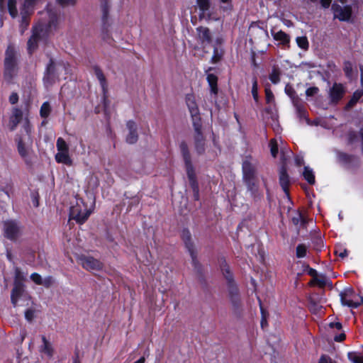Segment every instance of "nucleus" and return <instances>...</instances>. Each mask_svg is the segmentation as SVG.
Listing matches in <instances>:
<instances>
[{
    "mask_svg": "<svg viewBox=\"0 0 363 363\" xmlns=\"http://www.w3.org/2000/svg\"><path fill=\"white\" fill-rule=\"evenodd\" d=\"M41 0H21L19 9L17 7V0L8 1V11L10 16L15 18L18 16H21V32L27 28L28 26V16L31 13L35 4ZM4 0H0V11L4 9Z\"/></svg>",
    "mask_w": 363,
    "mask_h": 363,
    "instance_id": "obj_1",
    "label": "nucleus"
},
{
    "mask_svg": "<svg viewBox=\"0 0 363 363\" xmlns=\"http://www.w3.org/2000/svg\"><path fill=\"white\" fill-rule=\"evenodd\" d=\"M95 208V198L92 195L84 199L76 196V203L69 208V220H74L77 224H84L93 213Z\"/></svg>",
    "mask_w": 363,
    "mask_h": 363,
    "instance_id": "obj_2",
    "label": "nucleus"
},
{
    "mask_svg": "<svg viewBox=\"0 0 363 363\" xmlns=\"http://www.w3.org/2000/svg\"><path fill=\"white\" fill-rule=\"evenodd\" d=\"M219 264L223 275L227 281L230 303L234 311L237 313L241 308V300L239 289L234 280L233 274L231 272L225 257H223L219 259Z\"/></svg>",
    "mask_w": 363,
    "mask_h": 363,
    "instance_id": "obj_3",
    "label": "nucleus"
},
{
    "mask_svg": "<svg viewBox=\"0 0 363 363\" xmlns=\"http://www.w3.org/2000/svg\"><path fill=\"white\" fill-rule=\"evenodd\" d=\"M23 131L25 132V135L20 136L18 140V151L20 155L23 157L27 156L29 147L33 143L32 139V125L28 120H26L23 125Z\"/></svg>",
    "mask_w": 363,
    "mask_h": 363,
    "instance_id": "obj_4",
    "label": "nucleus"
},
{
    "mask_svg": "<svg viewBox=\"0 0 363 363\" xmlns=\"http://www.w3.org/2000/svg\"><path fill=\"white\" fill-rule=\"evenodd\" d=\"M16 52L9 46L6 51L4 60V79L10 82L16 74Z\"/></svg>",
    "mask_w": 363,
    "mask_h": 363,
    "instance_id": "obj_5",
    "label": "nucleus"
},
{
    "mask_svg": "<svg viewBox=\"0 0 363 363\" xmlns=\"http://www.w3.org/2000/svg\"><path fill=\"white\" fill-rule=\"evenodd\" d=\"M186 103L192 118L193 126H196V128H199L201 121L195 96L192 94H187L186 96Z\"/></svg>",
    "mask_w": 363,
    "mask_h": 363,
    "instance_id": "obj_6",
    "label": "nucleus"
},
{
    "mask_svg": "<svg viewBox=\"0 0 363 363\" xmlns=\"http://www.w3.org/2000/svg\"><path fill=\"white\" fill-rule=\"evenodd\" d=\"M331 10L333 12L334 18L345 22H349L351 20L352 9L350 5L340 6L337 4H333Z\"/></svg>",
    "mask_w": 363,
    "mask_h": 363,
    "instance_id": "obj_7",
    "label": "nucleus"
},
{
    "mask_svg": "<svg viewBox=\"0 0 363 363\" xmlns=\"http://www.w3.org/2000/svg\"><path fill=\"white\" fill-rule=\"evenodd\" d=\"M182 238L184 242L186 248L190 254L194 267L195 268H197L199 266L200 267V263L197 259L196 252L194 249V242L191 240V235L189 229H183L182 233Z\"/></svg>",
    "mask_w": 363,
    "mask_h": 363,
    "instance_id": "obj_8",
    "label": "nucleus"
},
{
    "mask_svg": "<svg viewBox=\"0 0 363 363\" xmlns=\"http://www.w3.org/2000/svg\"><path fill=\"white\" fill-rule=\"evenodd\" d=\"M47 30L46 26L43 24L36 25L33 30V34L28 41V50L29 52H32L37 48L38 40Z\"/></svg>",
    "mask_w": 363,
    "mask_h": 363,
    "instance_id": "obj_9",
    "label": "nucleus"
},
{
    "mask_svg": "<svg viewBox=\"0 0 363 363\" xmlns=\"http://www.w3.org/2000/svg\"><path fill=\"white\" fill-rule=\"evenodd\" d=\"M4 235L11 241L16 240L19 235V228L15 220H7L4 222Z\"/></svg>",
    "mask_w": 363,
    "mask_h": 363,
    "instance_id": "obj_10",
    "label": "nucleus"
},
{
    "mask_svg": "<svg viewBox=\"0 0 363 363\" xmlns=\"http://www.w3.org/2000/svg\"><path fill=\"white\" fill-rule=\"evenodd\" d=\"M286 160H283L279 171V182L283 191L289 194L291 179L288 174Z\"/></svg>",
    "mask_w": 363,
    "mask_h": 363,
    "instance_id": "obj_11",
    "label": "nucleus"
},
{
    "mask_svg": "<svg viewBox=\"0 0 363 363\" xmlns=\"http://www.w3.org/2000/svg\"><path fill=\"white\" fill-rule=\"evenodd\" d=\"M101 1V10H102V37L104 39L108 35L109 28L111 26V21L108 17V4L107 0Z\"/></svg>",
    "mask_w": 363,
    "mask_h": 363,
    "instance_id": "obj_12",
    "label": "nucleus"
},
{
    "mask_svg": "<svg viewBox=\"0 0 363 363\" xmlns=\"http://www.w3.org/2000/svg\"><path fill=\"white\" fill-rule=\"evenodd\" d=\"M128 133L125 136V141L128 144H134L138 140V126L135 121H128L126 123Z\"/></svg>",
    "mask_w": 363,
    "mask_h": 363,
    "instance_id": "obj_13",
    "label": "nucleus"
},
{
    "mask_svg": "<svg viewBox=\"0 0 363 363\" xmlns=\"http://www.w3.org/2000/svg\"><path fill=\"white\" fill-rule=\"evenodd\" d=\"M82 267L86 270H101L103 264L93 257H84L81 259Z\"/></svg>",
    "mask_w": 363,
    "mask_h": 363,
    "instance_id": "obj_14",
    "label": "nucleus"
},
{
    "mask_svg": "<svg viewBox=\"0 0 363 363\" xmlns=\"http://www.w3.org/2000/svg\"><path fill=\"white\" fill-rule=\"evenodd\" d=\"M243 181L256 179V169L250 160H244L242 165Z\"/></svg>",
    "mask_w": 363,
    "mask_h": 363,
    "instance_id": "obj_15",
    "label": "nucleus"
},
{
    "mask_svg": "<svg viewBox=\"0 0 363 363\" xmlns=\"http://www.w3.org/2000/svg\"><path fill=\"white\" fill-rule=\"evenodd\" d=\"M196 36L201 45H208L211 42L210 30L206 27L200 26L196 28Z\"/></svg>",
    "mask_w": 363,
    "mask_h": 363,
    "instance_id": "obj_16",
    "label": "nucleus"
},
{
    "mask_svg": "<svg viewBox=\"0 0 363 363\" xmlns=\"http://www.w3.org/2000/svg\"><path fill=\"white\" fill-rule=\"evenodd\" d=\"M56 147L57 153L55 156V159H68L69 147L63 138H59L57 139Z\"/></svg>",
    "mask_w": 363,
    "mask_h": 363,
    "instance_id": "obj_17",
    "label": "nucleus"
},
{
    "mask_svg": "<svg viewBox=\"0 0 363 363\" xmlns=\"http://www.w3.org/2000/svg\"><path fill=\"white\" fill-rule=\"evenodd\" d=\"M195 135H194V145L196 151L199 153H201L204 151V138L201 133V123L199 124V128L194 126Z\"/></svg>",
    "mask_w": 363,
    "mask_h": 363,
    "instance_id": "obj_18",
    "label": "nucleus"
},
{
    "mask_svg": "<svg viewBox=\"0 0 363 363\" xmlns=\"http://www.w3.org/2000/svg\"><path fill=\"white\" fill-rule=\"evenodd\" d=\"M24 288V284H13V287L11 292V302L14 307L17 306L18 300L23 296L25 291Z\"/></svg>",
    "mask_w": 363,
    "mask_h": 363,
    "instance_id": "obj_19",
    "label": "nucleus"
},
{
    "mask_svg": "<svg viewBox=\"0 0 363 363\" xmlns=\"http://www.w3.org/2000/svg\"><path fill=\"white\" fill-rule=\"evenodd\" d=\"M196 5L200 11L199 18L210 19L211 0H196Z\"/></svg>",
    "mask_w": 363,
    "mask_h": 363,
    "instance_id": "obj_20",
    "label": "nucleus"
},
{
    "mask_svg": "<svg viewBox=\"0 0 363 363\" xmlns=\"http://www.w3.org/2000/svg\"><path fill=\"white\" fill-rule=\"evenodd\" d=\"M0 191L4 192L11 199L13 195V184L11 179L0 181Z\"/></svg>",
    "mask_w": 363,
    "mask_h": 363,
    "instance_id": "obj_21",
    "label": "nucleus"
},
{
    "mask_svg": "<svg viewBox=\"0 0 363 363\" xmlns=\"http://www.w3.org/2000/svg\"><path fill=\"white\" fill-rule=\"evenodd\" d=\"M23 117V112L18 108H14L12 110L11 116L9 119V126L11 130H13L17 127Z\"/></svg>",
    "mask_w": 363,
    "mask_h": 363,
    "instance_id": "obj_22",
    "label": "nucleus"
},
{
    "mask_svg": "<svg viewBox=\"0 0 363 363\" xmlns=\"http://www.w3.org/2000/svg\"><path fill=\"white\" fill-rule=\"evenodd\" d=\"M247 191L250 193V196L255 200L257 198H260V195L259 194V184L257 182V179H251L244 181Z\"/></svg>",
    "mask_w": 363,
    "mask_h": 363,
    "instance_id": "obj_23",
    "label": "nucleus"
},
{
    "mask_svg": "<svg viewBox=\"0 0 363 363\" xmlns=\"http://www.w3.org/2000/svg\"><path fill=\"white\" fill-rule=\"evenodd\" d=\"M344 94V88L340 84H335L330 91V97L333 102L339 101Z\"/></svg>",
    "mask_w": 363,
    "mask_h": 363,
    "instance_id": "obj_24",
    "label": "nucleus"
},
{
    "mask_svg": "<svg viewBox=\"0 0 363 363\" xmlns=\"http://www.w3.org/2000/svg\"><path fill=\"white\" fill-rule=\"evenodd\" d=\"M185 168L187 174V177L189 182V185L195 183H198L195 169L191 162V160H184Z\"/></svg>",
    "mask_w": 363,
    "mask_h": 363,
    "instance_id": "obj_25",
    "label": "nucleus"
},
{
    "mask_svg": "<svg viewBox=\"0 0 363 363\" xmlns=\"http://www.w3.org/2000/svg\"><path fill=\"white\" fill-rule=\"evenodd\" d=\"M302 176L310 185H314L315 184L314 172L309 166H304Z\"/></svg>",
    "mask_w": 363,
    "mask_h": 363,
    "instance_id": "obj_26",
    "label": "nucleus"
},
{
    "mask_svg": "<svg viewBox=\"0 0 363 363\" xmlns=\"http://www.w3.org/2000/svg\"><path fill=\"white\" fill-rule=\"evenodd\" d=\"M346 293L342 292L340 294V301L343 306H347L352 308H358L362 303H363V297H362V301L361 302H355L352 300L347 299L346 298L347 296Z\"/></svg>",
    "mask_w": 363,
    "mask_h": 363,
    "instance_id": "obj_27",
    "label": "nucleus"
},
{
    "mask_svg": "<svg viewBox=\"0 0 363 363\" xmlns=\"http://www.w3.org/2000/svg\"><path fill=\"white\" fill-rule=\"evenodd\" d=\"M94 70V74H95L96 78L98 79V80L100 82V84L102 88V91H103L104 94H105L106 92V90H107V83H106V77H105L103 72L101 71V69L100 68H99L98 67H95Z\"/></svg>",
    "mask_w": 363,
    "mask_h": 363,
    "instance_id": "obj_28",
    "label": "nucleus"
},
{
    "mask_svg": "<svg viewBox=\"0 0 363 363\" xmlns=\"http://www.w3.org/2000/svg\"><path fill=\"white\" fill-rule=\"evenodd\" d=\"M43 345L40 347V352L45 353L48 357H51L53 355V348L50 342L47 340L45 336H42Z\"/></svg>",
    "mask_w": 363,
    "mask_h": 363,
    "instance_id": "obj_29",
    "label": "nucleus"
},
{
    "mask_svg": "<svg viewBox=\"0 0 363 363\" xmlns=\"http://www.w3.org/2000/svg\"><path fill=\"white\" fill-rule=\"evenodd\" d=\"M272 35L275 40H279L283 44H286L289 42V36L282 30L278 32L272 31Z\"/></svg>",
    "mask_w": 363,
    "mask_h": 363,
    "instance_id": "obj_30",
    "label": "nucleus"
},
{
    "mask_svg": "<svg viewBox=\"0 0 363 363\" xmlns=\"http://www.w3.org/2000/svg\"><path fill=\"white\" fill-rule=\"evenodd\" d=\"M26 281V275L21 271V269L16 267L14 269V279L13 284H24L23 282Z\"/></svg>",
    "mask_w": 363,
    "mask_h": 363,
    "instance_id": "obj_31",
    "label": "nucleus"
},
{
    "mask_svg": "<svg viewBox=\"0 0 363 363\" xmlns=\"http://www.w3.org/2000/svg\"><path fill=\"white\" fill-rule=\"evenodd\" d=\"M52 112V107L48 101L44 102L40 108V116L41 118L46 119Z\"/></svg>",
    "mask_w": 363,
    "mask_h": 363,
    "instance_id": "obj_32",
    "label": "nucleus"
},
{
    "mask_svg": "<svg viewBox=\"0 0 363 363\" xmlns=\"http://www.w3.org/2000/svg\"><path fill=\"white\" fill-rule=\"evenodd\" d=\"M207 81L209 84V86L211 87V91L214 94H217L218 89H217V77L213 74H208L207 75Z\"/></svg>",
    "mask_w": 363,
    "mask_h": 363,
    "instance_id": "obj_33",
    "label": "nucleus"
},
{
    "mask_svg": "<svg viewBox=\"0 0 363 363\" xmlns=\"http://www.w3.org/2000/svg\"><path fill=\"white\" fill-rule=\"evenodd\" d=\"M307 247L305 244H298L296 248V256L297 258H303L307 255Z\"/></svg>",
    "mask_w": 363,
    "mask_h": 363,
    "instance_id": "obj_34",
    "label": "nucleus"
},
{
    "mask_svg": "<svg viewBox=\"0 0 363 363\" xmlns=\"http://www.w3.org/2000/svg\"><path fill=\"white\" fill-rule=\"evenodd\" d=\"M259 304H260V311H261V315H262L260 325H261L262 328L264 329L268 325V323H267L268 313L262 306L261 301L259 300Z\"/></svg>",
    "mask_w": 363,
    "mask_h": 363,
    "instance_id": "obj_35",
    "label": "nucleus"
},
{
    "mask_svg": "<svg viewBox=\"0 0 363 363\" xmlns=\"http://www.w3.org/2000/svg\"><path fill=\"white\" fill-rule=\"evenodd\" d=\"M348 359L352 362L353 363H363V356L354 352H348L347 354Z\"/></svg>",
    "mask_w": 363,
    "mask_h": 363,
    "instance_id": "obj_36",
    "label": "nucleus"
},
{
    "mask_svg": "<svg viewBox=\"0 0 363 363\" xmlns=\"http://www.w3.org/2000/svg\"><path fill=\"white\" fill-rule=\"evenodd\" d=\"M280 72L277 68L274 67L269 74V79L274 84H277L280 80Z\"/></svg>",
    "mask_w": 363,
    "mask_h": 363,
    "instance_id": "obj_37",
    "label": "nucleus"
},
{
    "mask_svg": "<svg viewBox=\"0 0 363 363\" xmlns=\"http://www.w3.org/2000/svg\"><path fill=\"white\" fill-rule=\"evenodd\" d=\"M296 43L299 48L307 50L308 48V41L306 37L301 36L296 38Z\"/></svg>",
    "mask_w": 363,
    "mask_h": 363,
    "instance_id": "obj_38",
    "label": "nucleus"
},
{
    "mask_svg": "<svg viewBox=\"0 0 363 363\" xmlns=\"http://www.w3.org/2000/svg\"><path fill=\"white\" fill-rule=\"evenodd\" d=\"M223 52L222 50L218 49L217 48H214L213 55L211 57V62L213 63L219 62L223 57Z\"/></svg>",
    "mask_w": 363,
    "mask_h": 363,
    "instance_id": "obj_39",
    "label": "nucleus"
},
{
    "mask_svg": "<svg viewBox=\"0 0 363 363\" xmlns=\"http://www.w3.org/2000/svg\"><path fill=\"white\" fill-rule=\"evenodd\" d=\"M32 203L34 207L39 206L40 195L38 190H34L30 193Z\"/></svg>",
    "mask_w": 363,
    "mask_h": 363,
    "instance_id": "obj_40",
    "label": "nucleus"
},
{
    "mask_svg": "<svg viewBox=\"0 0 363 363\" xmlns=\"http://www.w3.org/2000/svg\"><path fill=\"white\" fill-rule=\"evenodd\" d=\"M193 191V199L194 201H199L200 195H199V183H195L189 185Z\"/></svg>",
    "mask_w": 363,
    "mask_h": 363,
    "instance_id": "obj_41",
    "label": "nucleus"
},
{
    "mask_svg": "<svg viewBox=\"0 0 363 363\" xmlns=\"http://www.w3.org/2000/svg\"><path fill=\"white\" fill-rule=\"evenodd\" d=\"M363 92L362 91H357L354 93L351 100L348 103L349 106H353L358 100L362 97Z\"/></svg>",
    "mask_w": 363,
    "mask_h": 363,
    "instance_id": "obj_42",
    "label": "nucleus"
},
{
    "mask_svg": "<svg viewBox=\"0 0 363 363\" xmlns=\"http://www.w3.org/2000/svg\"><path fill=\"white\" fill-rule=\"evenodd\" d=\"M271 155L273 157H278V145L275 140H272L269 143Z\"/></svg>",
    "mask_w": 363,
    "mask_h": 363,
    "instance_id": "obj_43",
    "label": "nucleus"
},
{
    "mask_svg": "<svg viewBox=\"0 0 363 363\" xmlns=\"http://www.w3.org/2000/svg\"><path fill=\"white\" fill-rule=\"evenodd\" d=\"M179 149L184 159L189 157V148L186 142L182 141L179 144Z\"/></svg>",
    "mask_w": 363,
    "mask_h": 363,
    "instance_id": "obj_44",
    "label": "nucleus"
},
{
    "mask_svg": "<svg viewBox=\"0 0 363 363\" xmlns=\"http://www.w3.org/2000/svg\"><path fill=\"white\" fill-rule=\"evenodd\" d=\"M344 71L345 72V74L349 78H351L352 77V65L350 62H345L344 64Z\"/></svg>",
    "mask_w": 363,
    "mask_h": 363,
    "instance_id": "obj_45",
    "label": "nucleus"
},
{
    "mask_svg": "<svg viewBox=\"0 0 363 363\" xmlns=\"http://www.w3.org/2000/svg\"><path fill=\"white\" fill-rule=\"evenodd\" d=\"M257 79L256 77L252 79V94L255 101L258 99V93H257Z\"/></svg>",
    "mask_w": 363,
    "mask_h": 363,
    "instance_id": "obj_46",
    "label": "nucleus"
},
{
    "mask_svg": "<svg viewBox=\"0 0 363 363\" xmlns=\"http://www.w3.org/2000/svg\"><path fill=\"white\" fill-rule=\"evenodd\" d=\"M55 282V279L52 276H48L45 279H43V283L41 285H43L45 288H50Z\"/></svg>",
    "mask_w": 363,
    "mask_h": 363,
    "instance_id": "obj_47",
    "label": "nucleus"
},
{
    "mask_svg": "<svg viewBox=\"0 0 363 363\" xmlns=\"http://www.w3.org/2000/svg\"><path fill=\"white\" fill-rule=\"evenodd\" d=\"M30 279L37 285H41L43 283V278L38 273L34 272L30 275Z\"/></svg>",
    "mask_w": 363,
    "mask_h": 363,
    "instance_id": "obj_48",
    "label": "nucleus"
},
{
    "mask_svg": "<svg viewBox=\"0 0 363 363\" xmlns=\"http://www.w3.org/2000/svg\"><path fill=\"white\" fill-rule=\"evenodd\" d=\"M35 317V311L31 308H28L25 311V318L28 322H32Z\"/></svg>",
    "mask_w": 363,
    "mask_h": 363,
    "instance_id": "obj_49",
    "label": "nucleus"
},
{
    "mask_svg": "<svg viewBox=\"0 0 363 363\" xmlns=\"http://www.w3.org/2000/svg\"><path fill=\"white\" fill-rule=\"evenodd\" d=\"M313 3H319L323 9H328L331 4L332 0H310Z\"/></svg>",
    "mask_w": 363,
    "mask_h": 363,
    "instance_id": "obj_50",
    "label": "nucleus"
},
{
    "mask_svg": "<svg viewBox=\"0 0 363 363\" xmlns=\"http://www.w3.org/2000/svg\"><path fill=\"white\" fill-rule=\"evenodd\" d=\"M314 281L320 288H324L328 284L326 277L325 276H321L320 278L317 277Z\"/></svg>",
    "mask_w": 363,
    "mask_h": 363,
    "instance_id": "obj_51",
    "label": "nucleus"
},
{
    "mask_svg": "<svg viewBox=\"0 0 363 363\" xmlns=\"http://www.w3.org/2000/svg\"><path fill=\"white\" fill-rule=\"evenodd\" d=\"M335 255L343 259L348 255V251L346 249H336L335 250Z\"/></svg>",
    "mask_w": 363,
    "mask_h": 363,
    "instance_id": "obj_52",
    "label": "nucleus"
},
{
    "mask_svg": "<svg viewBox=\"0 0 363 363\" xmlns=\"http://www.w3.org/2000/svg\"><path fill=\"white\" fill-rule=\"evenodd\" d=\"M319 89L316 86L310 87L306 89V94L308 96H313L318 94Z\"/></svg>",
    "mask_w": 363,
    "mask_h": 363,
    "instance_id": "obj_53",
    "label": "nucleus"
},
{
    "mask_svg": "<svg viewBox=\"0 0 363 363\" xmlns=\"http://www.w3.org/2000/svg\"><path fill=\"white\" fill-rule=\"evenodd\" d=\"M281 159H290L292 155V152L288 149H282L281 150Z\"/></svg>",
    "mask_w": 363,
    "mask_h": 363,
    "instance_id": "obj_54",
    "label": "nucleus"
},
{
    "mask_svg": "<svg viewBox=\"0 0 363 363\" xmlns=\"http://www.w3.org/2000/svg\"><path fill=\"white\" fill-rule=\"evenodd\" d=\"M76 1L77 0H57V2L63 6L74 5Z\"/></svg>",
    "mask_w": 363,
    "mask_h": 363,
    "instance_id": "obj_55",
    "label": "nucleus"
},
{
    "mask_svg": "<svg viewBox=\"0 0 363 363\" xmlns=\"http://www.w3.org/2000/svg\"><path fill=\"white\" fill-rule=\"evenodd\" d=\"M359 160H340L341 162V165L346 168V169H349L350 167V166L352 164H353V163L356 162H358Z\"/></svg>",
    "mask_w": 363,
    "mask_h": 363,
    "instance_id": "obj_56",
    "label": "nucleus"
},
{
    "mask_svg": "<svg viewBox=\"0 0 363 363\" xmlns=\"http://www.w3.org/2000/svg\"><path fill=\"white\" fill-rule=\"evenodd\" d=\"M318 363H336L330 357L326 355H322L319 359Z\"/></svg>",
    "mask_w": 363,
    "mask_h": 363,
    "instance_id": "obj_57",
    "label": "nucleus"
},
{
    "mask_svg": "<svg viewBox=\"0 0 363 363\" xmlns=\"http://www.w3.org/2000/svg\"><path fill=\"white\" fill-rule=\"evenodd\" d=\"M18 96L17 94V93H12L10 96H9V102L11 104H15L18 102Z\"/></svg>",
    "mask_w": 363,
    "mask_h": 363,
    "instance_id": "obj_58",
    "label": "nucleus"
},
{
    "mask_svg": "<svg viewBox=\"0 0 363 363\" xmlns=\"http://www.w3.org/2000/svg\"><path fill=\"white\" fill-rule=\"evenodd\" d=\"M49 16H50V21H49L48 26L49 28H51L52 26H55V22L57 18H56V16L53 13H49Z\"/></svg>",
    "mask_w": 363,
    "mask_h": 363,
    "instance_id": "obj_59",
    "label": "nucleus"
},
{
    "mask_svg": "<svg viewBox=\"0 0 363 363\" xmlns=\"http://www.w3.org/2000/svg\"><path fill=\"white\" fill-rule=\"evenodd\" d=\"M308 274L313 278V280L318 277L317 271L313 268H311L309 265H307Z\"/></svg>",
    "mask_w": 363,
    "mask_h": 363,
    "instance_id": "obj_60",
    "label": "nucleus"
},
{
    "mask_svg": "<svg viewBox=\"0 0 363 363\" xmlns=\"http://www.w3.org/2000/svg\"><path fill=\"white\" fill-rule=\"evenodd\" d=\"M329 327L330 328H336L337 330H340L342 328V325L340 322H331L329 323Z\"/></svg>",
    "mask_w": 363,
    "mask_h": 363,
    "instance_id": "obj_61",
    "label": "nucleus"
},
{
    "mask_svg": "<svg viewBox=\"0 0 363 363\" xmlns=\"http://www.w3.org/2000/svg\"><path fill=\"white\" fill-rule=\"evenodd\" d=\"M345 338H346V335L344 333H342L340 334L336 335L334 337V340L335 342H342L343 340H345Z\"/></svg>",
    "mask_w": 363,
    "mask_h": 363,
    "instance_id": "obj_62",
    "label": "nucleus"
},
{
    "mask_svg": "<svg viewBox=\"0 0 363 363\" xmlns=\"http://www.w3.org/2000/svg\"><path fill=\"white\" fill-rule=\"evenodd\" d=\"M72 363H80L79 351L77 349L74 351V355L72 357Z\"/></svg>",
    "mask_w": 363,
    "mask_h": 363,
    "instance_id": "obj_63",
    "label": "nucleus"
},
{
    "mask_svg": "<svg viewBox=\"0 0 363 363\" xmlns=\"http://www.w3.org/2000/svg\"><path fill=\"white\" fill-rule=\"evenodd\" d=\"M265 92H266V99H267V102L269 103L272 101V99L274 98L273 94L268 89H266Z\"/></svg>",
    "mask_w": 363,
    "mask_h": 363,
    "instance_id": "obj_64",
    "label": "nucleus"
}]
</instances>
